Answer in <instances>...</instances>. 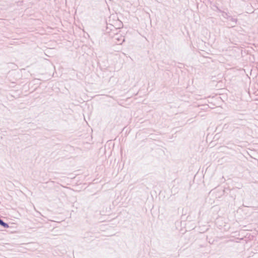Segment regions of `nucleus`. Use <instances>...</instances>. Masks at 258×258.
<instances>
[{
  "label": "nucleus",
  "mask_w": 258,
  "mask_h": 258,
  "mask_svg": "<svg viewBox=\"0 0 258 258\" xmlns=\"http://www.w3.org/2000/svg\"><path fill=\"white\" fill-rule=\"evenodd\" d=\"M233 22H234V23H236V20L235 19H233Z\"/></svg>",
  "instance_id": "7ed1b4c3"
},
{
  "label": "nucleus",
  "mask_w": 258,
  "mask_h": 258,
  "mask_svg": "<svg viewBox=\"0 0 258 258\" xmlns=\"http://www.w3.org/2000/svg\"><path fill=\"white\" fill-rule=\"evenodd\" d=\"M117 40H118V42L119 44H121V43H122V42H124V38H123V39H122V41H121V42H119V41H120V39H118V38H117Z\"/></svg>",
  "instance_id": "f03ea898"
},
{
  "label": "nucleus",
  "mask_w": 258,
  "mask_h": 258,
  "mask_svg": "<svg viewBox=\"0 0 258 258\" xmlns=\"http://www.w3.org/2000/svg\"><path fill=\"white\" fill-rule=\"evenodd\" d=\"M0 225L2 226H3L5 228H9V225L4 222L3 220H2L1 219H0Z\"/></svg>",
  "instance_id": "f257e3e1"
}]
</instances>
